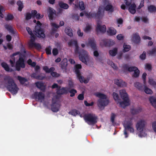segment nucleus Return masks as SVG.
<instances>
[{
  "label": "nucleus",
  "instance_id": "27",
  "mask_svg": "<svg viewBox=\"0 0 156 156\" xmlns=\"http://www.w3.org/2000/svg\"><path fill=\"white\" fill-rule=\"evenodd\" d=\"M26 29L28 34L30 35L31 41L32 42L35 39V37L31 30L28 27H27Z\"/></svg>",
  "mask_w": 156,
  "mask_h": 156
},
{
  "label": "nucleus",
  "instance_id": "28",
  "mask_svg": "<svg viewBox=\"0 0 156 156\" xmlns=\"http://www.w3.org/2000/svg\"><path fill=\"white\" fill-rule=\"evenodd\" d=\"M43 69L46 73H50L55 70L54 67H51L49 69L47 66H44L43 67Z\"/></svg>",
  "mask_w": 156,
  "mask_h": 156
},
{
  "label": "nucleus",
  "instance_id": "52",
  "mask_svg": "<svg viewBox=\"0 0 156 156\" xmlns=\"http://www.w3.org/2000/svg\"><path fill=\"white\" fill-rule=\"evenodd\" d=\"M27 63L29 65H31V66H35L36 63L35 62H32V61L30 59H29L27 61Z\"/></svg>",
  "mask_w": 156,
  "mask_h": 156
},
{
  "label": "nucleus",
  "instance_id": "21",
  "mask_svg": "<svg viewBox=\"0 0 156 156\" xmlns=\"http://www.w3.org/2000/svg\"><path fill=\"white\" fill-rule=\"evenodd\" d=\"M142 111V108L141 107H139L137 108H131L130 109V112L133 115L136 114Z\"/></svg>",
  "mask_w": 156,
  "mask_h": 156
},
{
  "label": "nucleus",
  "instance_id": "25",
  "mask_svg": "<svg viewBox=\"0 0 156 156\" xmlns=\"http://www.w3.org/2000/svg\"><path fill=\"white\" fill-rule=\"evenodd\" d=\"M136 5L134 4H131L129 9V12L132 14L135 13L136 12Z\"/></svg>",
  "mask_w": 156,
  "mask_h": 156
},
{
  "label": "nucleus",
  "instance_id": "2",
  "mask_svg": "<svg viewBox=\"0 0 156 156\" xmlns=\"http://www.w3.org/2000/svg\"><path fill=\"white\" fill-rule=\"evenodd\" d=\"M5 80L7 82L6 86L8 90L13 94H16L18 92L19 88L13 80L9 76H6Z\"/></svg>",
  "mask_w": 156,
  "mask_h": 156
},
{
  "label": "nucleus",
  "instance_id": "10",
  "mask_svg": "<svg viewBox=\"0 0 156 156\" xmlns=\"http://www.w3.org/2000/svg\"><path fill=\"white\" fill-rule=\"evenodd\" d=\"M103 12L104 11L103 9L101 8L100 7L98 9L97 15L92 12H90L89 13H88L86 12H81L80 13V15L81 16H83V15H85L88 18L96 17L98 15L100 16L101 14L103 13Z\"/></svg>",
  "mask_w": 156,
  "mask_h": 156
},
{
  "label": "nucleus",
  "instance_id": "43",
  "mask_svg": "<svg viewBox=\"0 0 156 156\" xmlns=\"http://www.w3.org/2000/svg\"><path fill=\"white\" fill-rule=\"evenodd\" d=\"M17 5L18 6V10L20 11H21L23 8V5L21 2L20 1H18L17 3Z\"/></svg>",
  "mask_w": 156,
  "mask_h": 156
},
{
  "label": "nucleus",
  "instance_id": "41",
  "mask_svg": "<svg viewBox=\"0 0 156 156\" xmlns=\"http://www.w3.org/2000/svg\"><path fill=\"white\" fill-rule=\"evenodd\" d=\"M91 29V27L90 25L87 24L84 29V30L86 32H88L90 31Z\"/></svg>",
  "mask_w": 156,
  "mask_h": 156
},
{
  "label": "nucleus",
  "instance_id": "51",
  "mask_svg": "<svg viewBox=\"0 0 156 156\" xmlns=\"http://www.w3.org/2000/svg\"><path fill=\"white\" fill-rule=\"evenodd\" d=\"M35 74L34 73L32 74V77H34V78H35L36 79H39V80H42L43 79L44 77V76H35Z\"/></svg>",
  "mask_w": 156,
  "mask_h": 156
},
{
  "label": "nucleus",
  "instance_id": "57",
  "mask_svg": "<svg viewBox=\"0 0 156 156\" xmlns=\"http://www.w3.org/2000/svg\"><path fill=\"white\" fill-rule=\"evenodd\" d=\"M35 16L37 19H41L43 17V15H41V14L40 13H37L35 14Z\"/></svg>",
  "mask_w": 156,
  "mask_h": 156
},
{
  "label": "nucleus",
  "instance_id": "12",
  "mask_svg": "<svg viewBox=\"0 0 156 156\" xmlns=\"http://www.w3.org/2000/svg\"><path fill=\"white\" fill-rule=\"evenodd\" d=\"M103 2L105 4H106L104 9L105 10L110 13L114 11V7L108 0H103Z\"/></svg>",
  "mask_w": 156,
  "mask_h": 156
},
{
  "label": "nucleus",
  "instance_id": "54",
  "mask_svg": "<svg viewBox=\"0 0 156 156\" xmlns=\"http://www.w3.org/2000/svg\"><path fill=\"white\" fill-rule=\"evenodd\" d=\"M84 103L85 105L87 106H91L94 105V102H92L90 103H88L86 101H84Z\"/></svg>",
  "mask_w": 156,
  "mask_h": 156
},
{
  "label": "nucleus",
  "instance_id": "34",
  "mask_svg": "<svg viewBox=\"0 0 156 156\" xmlns=\"http://www.w3.org/2000/svg\"><path fill=\"white\" fill-rule=\"evenodd\" d=\"M69 114L71 115L74 116H76L77 114H80V112L76 109H73L68 112Z\"/></svg>",
  "mask_w": 156,
  "mask_h": 156
},
{
  "label": "nucleus",
  "instance_id": "50",
  "mask_svg": "<svg viewBox=\"0 0 156 156\" xmlns=\"http://www.w3.org/2000/svg\"><path fill=\"white\" fill-rule=\"evenodd\" d=\"M79 6L80 8L82 10H84L85 9L84 4L83 2H80L79 3Z\"/></svg>",
  "mask_w": 156,
  "mask_h": 156
},
{
  "label": "nucleus",
  "instance_id": "17",
  "mask_svg": "<svg viewBox=\"0 0 156 156\" xmlns=\"http://www.w3.org/2000/svg\"><path fill=\"white\" fill-rule=\"evenodd\" d=\"M114 81L115 83L118 86L121 87L126 86V83L121 79H115L114 80Z\"/></svg>",
  "mask_w": 156,
  "mask_h": 156
},
{
  "label": "nucleus",
  "instance_id": "42",
  "mask_svg": "<svg viewBox=\"0 0 156 156\" xmlns=\"http://www.w3.org/2000/svg\"><path fill=\"white\" fill-rule=\"evenodd\" d=\"M36 85L39 88L42 89L44 88V84L41 82H37L36 83Z\"/></svg>",
  "mask_w": 156,
  "mask_h": 156
},
{
  "label": "nucleus",
  "instance_id": "49",
  "mask_svg": "<svg viewBox=\"0 0 156 156\" xmlns=\"http://www.w3.org/2000/svg\"><path fill=\"white\" fill-rule=\"evenodd\" d=\"M117 38L119 40H121L123 39L124 36L121 34L118 35L116 36Z\"/></svg>",
  "mask_w": 156,
  "mask_h": 156
},
{
  "label": "nucleus",
  "instance_id": "7",
  "mask_svg": "<svg viewBox=\"0 0 156 156\" xmlns=\"http://www.w3.org/2000/svg\"><path fill=\"white\" fill-rule=\"evenodd\" d=\"M117 104H119L120 106L125 108L130 105L129 98H114Z\"/></svg>",
  "mask_w": 156,
  "mask_h": 156
},
{
  "label": "nucleus",
  "instance_id": "61",
  "mask_svg": "<svg viewBox=\"0 0 156 156\" xmlns=\"http://www.w3.org/2000/svg\"><path fill=\"white\" fill-rule=\"evenodd\" d=\"M51 75L52 76L54 77H58L59 76V75L58 74L55 72H51Z\"/></svg>",
  "mask_w": 156,
  "mask_h": 156
},
{
  "label": "nucleus",
  "instance_id": "29",
  "mask_svg": "<svg viewBox=\"0 0 156 156\" xmlns=\"http://www.w3.org/2000/svg\"><path fill=\"white\" fill-rule=\"evenodd\" d=\"M117 48H114L109 51V54L112 56H114L117 54Z\"/></svg>",
  "mask_w": 156,
  "mask_h": 156
},
{
  "label": "nucleus",
  "instance_id": "47",
  "mask_svg": "<svg viewBox=\"0 0 156 156\" xmlns=\"http://www.w3.org/2000/svg\"><path fill=\"white\" fill-rule=\"evenodd\" d=\"M13 18V16L11 14L8 15L6 17L5 19L7 20H12Z\"/></svg>",
  "mask_w": 156,
  "mask_h": 156
},
{
  "label": "nucleus",
  "instance_id": "30",
  "mask_svg": "<svg viewBox=\"0 0 156 156\" xmlns=\"http://www.w3.org/2000/svg\"><path fill=\"white\" fill-rule=\"evenodd\" d=\"M58 5L60 7L65 9L68 8L69 6L68 5L62 2H60L58 3Z\"/></svg>",
  "mask_w": 156,
  "mask_h": 156
},
{
  "label": "nucleus",
  "instance_id": "35",
  "mask_svg": "<svg viewBox=\"0 0 156 156\" xmlns=\"http://www.w3.org/2000/svg\"><path fill=\"white\" fill-rule=\"evenodd\" d=\"M94 95L95 97L99 98H104L107 97V96L104 94L99 92L95 93L94 94Z\"/></svg>",
  "mask_w": 156,
  "mask_h": 156
},
{
  "label": "nucleus",
  "instance_id": "20",
  "mask_svg": "<svg viewBox=\"0 0 156 156\" xmlns=\"http://www.w3.org/2000/svg\"><path fill=\"white\" fill-rule=\"evenodd\" d=\"M101 44L102 45H104L106 46H110L114 44L115 42L113 40H109L108 41L107 43L105 40H103L101 42Z\"/></svg>",
  "mask_w": 156,
  "mask_h": 156
},
{
  "label": "nucleus",
  "instance_id": "60",
  "mask_svg": "<svg viewBox=\"0 0 156 156\" xmlns=\"http://www.w3.org/2000/svg\"><path fill=\"white\" fill-rule=\"evenodd\" d=\"M4 11L2 6L0 5V17L3 18V16L2 14V12Z\"/></svg>",
  "mask_w": 156,
  "mask_h": 156
},
{
  "label": "nucleus",
  "instance_id": "48",
  "mask_svg": "<svg viewBox=\"0 0 156 156\" xmlns=\"http://www.w3.org/2000/svg\"><path fill=\"white\" fill-rule=\"evenodd\" d=\"M69 92L70 93V96L71 97H73L74 96L75 94L76 93L77 91L76 90L74 89H72L70 90Z\"/></svg>",
  "mask_w": 156,
  "mask_h": 156
},
{
  "label": "nucleus",
  "instance_id": "4",
  "mask_svg": "<svg viewBox=\"0 0 156 156\" xmlns=\"http://www.w3.org/2000/svg\"><path fill=\"white\" fill-rule=\"evenodd\" d=\"M19 54V52H17L14 53L11 56V59L10 60V63L12 67H14V62L15 61V56L18 55ZM2 66L4 69L7 71L8 72H12L13 71L15 68L14 69H10L8 65V64L4 62H2Z\"/></svg>",
  "mask_w": 156,
  "mask_h": 156
},
{
  "label": "nucleus",
  "instance_id": "55",
  "mask_svg": "<svg viewBox=\"0 0 156 156\" xmlns=\"http://www.w3.org/2000/svg\"><path fill=\"white\" fill-rule=\"evenodd\" d=\"M56 93L58 95H61L63 94L62 90V88L60 89V87L57 90Z\"/></svg>",
  "mask_w": 156,
  "mask_h": 156
},
{
  "label": "nucleus",
  "instance_id": "33",
  "mask_svg": "<svg viewBox=\"0 0 156 156\" xmlns=\"http://www.w3.org/2000/svg\"><path fill=\"white\" fill-rule=\"evenodd\" d=\"M144 92L147 94H152L153 93L152 90L150 88L147 87H144Z\"/></svg>",
  "mask_w": 156,
  "mask_h": 156
},
{
  "label": "nucleus",
  "instance_id": "32",
  "mask_svg": "<svg viewBox=\"0 0 156 156\" xmlns=\"http://www.w3.org/2000/svg\"><path fill=\"white\" fill-rule=\"evenodd\" d=\"M149 100L151 105L156 108V98H149Z\"/></svg>",
  "mask_w": 156,
  "mask_h": 156
},
{
  "label": "nucleus",
  "instance_id": "23",
  "mask_svg": "<svg viewBox=\"0 0 156 156\" xmlns=\"http://www.w3.org/2000/svg\"><path fill=\"white\" fill-rule=\"evenodd\" d=\"M119 92L120 96L122 98H128V97L127 93L124 90H120Z\"/></svg>",
  "mask_w": 156,
  "mask_h": 156
},
{
  "label": "nucleus",
  "instance_id": "24",
  "mask_svg": "<svg viewBox=\"0 0 156 156\" xmlns=\"http://www.w3.org/2000/svg\"><path fill=\"white\" fill-rule=\"evenodd\" d=\"M37 13V12L36 10L32 11L31 12V14L30 13H27L26 15V19L27 20H29L30 19L31 17H35V15Z\"/></svg>",
  "mask_w": 156,
  "mask_h": 156
},
{
  "label": "nucleus",
  "instance_id": "45",
  "mask_svg": "<svg viewBox=\"0 0 156 156\" xmlns=\"http://www.w3.org/2000/svg\"><path fill=\"white\" fill-rule=\"evenodd\" d=\"M18 79L19 80L20 83L22 84L24 83L25 82L27 81V80L26 79L22 78L20 76H18Z\"/></svg>",
  "mask_w": 156,
  "mask_h": 156
},
{
  "label": "nucleus",
  "instance_id": "62",
  "mask_svg": "<svg viewBox=\"0 0 156 156\" xmlns=\"http://www.w3.org/2000/svg\"><path fill=\"white\" fill-rule=\"evenodd\" d=\"M146 57V53L144 52L140 56V58L142 60L145 59Z\"/></svg>",
  "mask_w": 156,
  "mask_h": 156
},
{
  "label": "nucleus",
  "instance_id": "16",
  "mask_svg": "<svg viewBox=\"0 0 156 156\" xmlns=\"http://www.w3.org/2000/svg\"><path fill=\"white\" fill-rule=\"evenodd\" d=\"M96 30L98 33H104L106 31V28L105 25H101L98 23L96 28Z\"/></svg>",
  "mask_w": 156,
  "mask_h": 156
},
{
  "label": "nucleus",
  "instance_id": "1",
  "mask_svg": "<svg viewBox=\"0 0 156 156\" xmlns=\"http://www.w3.org/2000/svg\"><path fill=\"white\" fill-rule=\"evenodd\" d=\"M32 98L43 103L45 106L48 107L50 105L51 110L53 112H58L61 107L62 98H52L51 101L48 98Z\"/></svg>",
  "mask_w": 156,
  "mask_h": 156
},
{
  "label": "nucleus",
  "instance_id": "56",
  "mask_svg": "<svg viewBox=\"0 0 156 156\" xmlns=\"http://www.w3.org/2000/svg\"><path fill=\"white\" fill-rule=\"evenodd\" d=\"M149 10L150 12H152L155 10V7L153 5H150L148 7Z\"/></svg>",
  "mask_w": 156,
  "mask_h": 156
},
{
  "label": "nucleus",
  "instance_id": "63",
  "mask_svg": "<svg viewBox=\"0 0 156 156\" xmlns=\"http://www.w3.org/2000/svg\"><path fill=\"white\" fill-rule=\"evenodd\" d=\"M58 53V50L56 48H54L53 50L52 53L54 55H56Z\"/></svg>",
  "mask_w": 156,
  "mask_h": 156
},
{
  "label": "nucleus",
  "instance_id": "9",
  "mask_svg": "<svg viewBox=\"0 0 156 156\" xmlns=\"http://www.w3.org/2000/svg\"><path fill=\"white\" fill-rule=\"evenodd\" d=\"M41 23L39 21L37 23V25L35 26L34 30L35 34L38 37L44 38L45 35L44 31L40 28Z\"/></svg>",
  "mask_w": 156,
  "mask_h": 156
},
{
  "label": "nucleus",
  "instance_id": "39",
  "mask_svg": "<svg viewBox=\"0 0 156 156\" xmlns=\"http://www.w3.org/2000/svg\"><path fill=\"white\" fill-rule=\"evenodd\" d=\"M65 32L67 35L70 36H71L73 35L72 30L71 28H67L65 30Z\"/></svg>",
  "mask_w": 156,
  "mask_h": 156
},
{
  "label": "nucleus",
  "instance_id": "11",
  "mask_svg": "<svg viewBox=\"0 0 156 156\" xmlns=\"http://www.w3.org/2000/svg\"><path fill=\"white\" fill-rule=\"evenodd\" d=\"M146 123L145 121L143 120H140L137 122L136 126V129L139 131L140 133L143 131Z\"/></svg>",
  "mask_w": 156,
  "mask_h": 156
},
{
  "label": "nucleus",
  "instance_id": "14",
  "mask_svg": "<svg viewBox=\"0 0 156 156\" xmlns=\"http://www.w3.org/2000/svg\"><path fill=\"white\" fill-rule=\"evenodd\" d=\"M133 125L132 122L130 120L129 121H127L126 123L124 125V126L126 129L129 130L131 133H133L134 130L132 126Z\"/></svg>",
  "mask_w": 156,
  "mask_h": 156
},
{
  "label": "nucleus",
  "instance_id": "59",
  "mask_svg": "<svg viewBox=\"0 0 156 156\" xmlns=\"http://www.w3.org/2000/svg\"><path fill=\"white\" fill-rule=\"evenodd\" d=\"M46 53L48 55L51 54V48L50 47L47 48L46 49Z\"/></svg>",
  "mask_w": 156,
  "mask_h": 156
},
{
  "label": "nucleus",
  "instance_id": "6",
  "mask_svg": "<svg viewBox=\"0 0 156 156\" xmlns=\"http://www.w3.org/2000/svg\"><path fill=\"white\" fill-rule=\"evenodd\" d=\"M82 66L80 64H77L75 66V73L77 77L81 83H87L90 80L89 78L84 79L83 76H81L79 69L81 68Z\"/></svg>",
  "mask_w": 156,
  "mask_h": 156
},
{
  "label": "nucleus",
  "instance_id": "44",
  "mask_svg": "<svg viewBox=\"0 0 156 156\" xmlns=\"http://www.w3.org/2000/svg\"><path fill=\"white\" fill-rule=\"evenodd\" d=\"M67 60L66 58H64L61 62L62 68L66 66L67 65Z\"/></svg>",
  "mask_w": 156,
  "mask_h": 156
},
{
  "label": "nucleus",
  "instance_id": "37",
  "mask_svg": "<svg viewBox=\"0 0 156 156\" xmlns=\"http://www.w3.org/2000/svg\"><path fill=\"white\" fill-rule=\"evenodd\" d=\"M108 65H110L111 67L114 69L117 70L118 69V67L113 62L109 60L108 62Z\"/></svg>",
  "mask_w": 156,
  "mask_h": 156
},
{
  "label": "nucleus",
  "instance_id": "5",
  "mask_svg": "<svg viewBox=\"0 0 156 156\" xmlns=\"http://www.w3.org/2000/svg\"><path fill=\"white\" fill-rule=\"evenodd\" d=\"M83 118L86 122L89 125H93L97 122V116L92 113L85 114Z\"/></svg>",
  "mask_w": 156,
  "mask_h": 156
},
{
  "label": "nucleus",
  "instance_id": "18",
  "mask_svg": "<svg viewBox=\"0 0 156 156\" xmlns=\"http://www.w3.org/2000/svg\"><path fill=\"white\" fill-rule=\"evenodd\" d=\"M47 13L50 20H52L55 14V11L52 8H49L48 9Z\"/></svg>",
  "mask_w": 156,
  "mask_h": 156
},
{
  "label": "nucleus",
  "instance_id": "46",
  "mask_svg": "<svg viewBox=\"0 0 156 156\" xmlns=\"http://www.w3.org/2000/svg\"><path fill=\"white\" fill-rule=\"evenodd\" d=\"M116 115L115 113H112L111 114V121L112 123L114 122L115 119Z\"/></svg>",
  "mask_w": 156,
  "mask_h": 156
},
{
  "label": "nucleus",
  "instance_id": "58",
  "mask_svg": "<svg viewBox=\"0 0 156 156\" xmlns=\"http://www.w3.org/2000/svg\"><path fill=\"white\" fill-rule=\"evenodd\" d=\"M117 23L118 24H122L123 22V20L122 18H120L118 19L117 20ZM118 26L119 27V26L118 25Z\"/></svg>",
  "mask_w": 156,
  "mask_h": 156
},
{
  "label": "nucleus",
  "instance_id": "15",
  "mask_svg": "<svg viewBox=\"0 0 156 156\" xmlns=\"http://www.w3.org/2000/svg\"><path fill=\"white\" fill-rule=\"evenodd\" d=\"M68 44L70 46H74L75 48V53L76 54L78 53L79 46L77 44V42L76 40H71L68 42Z\"/></svg>",
  "mask_w": 156,
  "mask_h": 156
},
{
  "label": "nucleus",
  "instance_id": "53",
  "mask_svg": "<svg viewBox=\"0 0 156 156\" xmlns=\"http://www.w3.org/2000/svg\"><path fill=\"white\" fill-rule=\"evenodd\" d=\"M51 25L52 28L57 29L59 27L58 26L53 22H52L51 23Z\"/></svg>",
  "mask_w": 156,
  "mask_h": 156
},
{
  "label": "nucleus",
  "instance_id": "38",
  "mask_svg": "<svg viewBox=\"0 0 156 156\" xmlns=\"http://www.w3.org/2000/svg\"><path fill=\"white\" fill-rule=\"evenodd\" d=\"M148 83L151 86L153 87L154 88L156 89V83L153 79L149 78Z\"/></svg>",
  "mask_w": 156,
  "mask_h": 156
},
{
  "label": "nucleus",
  "instance_id": "36",
  "mask_svg": "<svg viewBox=\"0 0 156 156\" xmlns=\"http://www.w3.org/2000/svg\"><path fill=\"white\" fill-rule=\"evenodd\" d=\"M123 51L124 52H126L129 51L130 49V46L126 44H124L123 46Z\"/></svg>",
  "mask_w": 156,
  "mask_h": 156
},
{
  "label": "nucleus",
  "instance_id": "40",
  "mask_svg": "<svg viewBox=\"0 0 156 156\" xmlns=\"http://www.w3.org/2000/svg\"><path fill=\"white\" fill-rule=\"evenodd\" d=\"M135 69L134 71V73L133 74V76L135 77H137L139 76V75L140 71L137 67Z\"/></svg>",
  "mask_w": 156,
  "mask_h": 156
},
{
  "label": "nucleus",
  "instance_id": "8",
  "mask_svg": "<svg viewBox=\"0 0 156 156\" xmlns=\"http://www.w3.org/2000/svg\"><path fill=\"white\" fill-rule=\"evenodd\" d=\"M109 103V100L108 98H99L97 101V105L99 109L103 110Z\"/></svg>",
  "mask_w": 156,
  "mask_h": 156
},
{
  "label": "nucleus",
  "instance_id": "3",
  "mask_svg": "<svg viewBox=\"0 0 156 156\" xmlns=\"http://www.w3.org/2000/svg\"><path fill=\"white\" fill-rule=\"evenodd\" d=\"M79 58L80 60L86 65L88 66L93 65V58L88 55L87 51L83 50L79 54Z\"/></svg>",
  "mask_w": 156,
  "mask_h": 156
},
{
  "label": "nucleus",
  "instance_id": "22",
  "mask_svg": "<svg viewBox=\"0 0 156 156\" xmlns=\"http://www.w3.org/2000/svg\"><path fill=\"white\" fill-rule=\"evenodd\" d=\"M32 97L33 98H44V93L41 92H36L33 94Z\"/></svg>",
  "mask_w": 156,
  "mask_h": 156
},
{
  "label": "nucleus",
  "instance_id": "13",
  "mask_svg": "<svg viewBox=\"0 0 156 156\" xmlns=\"http://www.w3.org/2000/svg\"><path fill=\"white\" fill-rule=\"evenodd\" d=\"M20 67L22 68L25 67L24 60L21 58H20L19 60L16 62L15 68L16 70L19 71L20 69Z\"/></svg>",
  "mask_w": 156,
  "mask_h": 156
},
{
  "label": "nucleus",
  "instance_id": "19",
  "mask_svg": "<svg viewBox=\"0 0 156 156\" xmlns=\"http://www.w3.org/2000/svg\"><path fill=\"white\" fill-rule=\"evenodd\" d=\"M107 33L108 35L111 36H113L116 34L117 31L114 28L110 27L108 28L107 30Z\"/></svg>",
  "mask_w": 156,
  "mask_h": 156
},
{
  "label": "nucleus",
  "instance_id": "26",
  "mask_svg": "<svg viewBox=\"0 0 156 156\" xmlns=\"http://www.w3.org/2000/svg\"><path fill=\"white\" fill-rule=\"evenodd\" d=\"M132 40L134 42H138L140 41V37L138 34H136L132 35Z\"/></svg>",
  "mask_w": 156,
  "mask_h": 156
},
{
  "label": "nucleus",
  "instance_id": "31",
  "mask_svg": "<svg viewBox=\"0 0 156 156\" xmlns=\"http://www.w3.org/2000/svg\"><path fill=\"white\" fill-rule=\"evenodd\" d=\"M88 45L92 49L94 50L96 48L95 42L94 40L90 41Z\"/></svg>",
  "mask_w": 156,
  "mask_h": 156
},
{
  "label": "nucleus",
  "instance_id": "64",
  "mask_svg": "<svg viewBox=\"0 0 156 156\" xmlns=\"http://www.w3.org/2000/svg\"><path fill=\"white\" fill-rule=\"evenodd\" d=\"M152 127L154 131L156 133V122H154L153 123Z\"/></svg>",
  "mask_w": 156,
  "mask_h": 156
}]
</instances>
